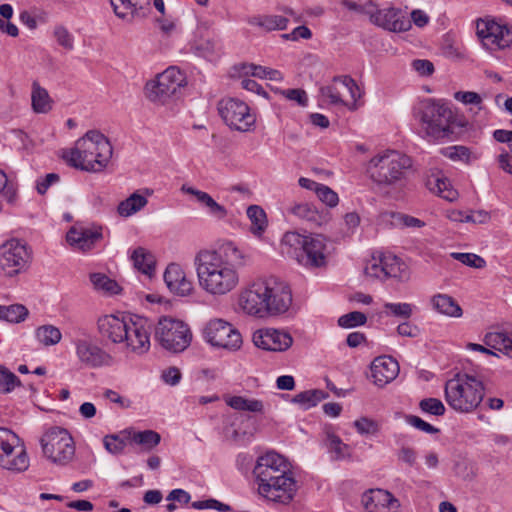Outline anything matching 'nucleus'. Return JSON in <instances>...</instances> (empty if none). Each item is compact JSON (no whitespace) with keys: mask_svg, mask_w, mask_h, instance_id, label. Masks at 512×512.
I'll return each instance as SVG.
<instances>
[{"mask_svg":"<svg viewBox=\"0 0 512 512\" xmlns=\"http://www.w3.org/2000/svg\"><path fill=\"white\" fill-rule=\"evenodd\" d=\"M244 265L243 252L230 241L216 250H202L195 257L199 285L213 296L234 290L239 284V269Z\"/></svg>","mask_w":512,"mask_h":512,"instance_id":"f257e3e1","label":"nucleus"},{"mask_svg":"<svg viewBox=\"0 0 512 512\" xmlns=\"http://www.w3.org/2000/svg\"><path fill=\"white\" fill-rule=\"evenodd\" d=\"M258 493L273 502L289 504L297 491L290 464L280 454L269 451L258 457L253 469Z\"/></svg>","mask_w":512,"mask_h":512,"instance_id":"f03ea898","label":"nucleus"},{"mask_svg":"<svg viewBox=\"0 0 512 512\" xmlns=\"http://www.w3.org/2000/svg\"><path fill=\"white\" fill-rule=\"evenodd\" d=\"M291 304L289 286L274 277L253 282L239 296V305L243 311L258 317L284 313Z\"/></svg>","mask_w":512,"mask_h":512,"instance_id":"7ed1b4c3","label":"nucleus"},{"mask_svg":"<svg viewBox=\"0 0 512 512\" xmlns=\"http://www.w3.org/2000/svg\"><path fill=\"white\" fill-rule=\"evenodd\" d=\"M112 154L109 139L97 130H90L76 141L74 148L63 153V159L76 169L101 172L107 167Z\"/></svg>","mask_w":512,"mask_h":512,"instance_id":"20e7f679","label":"nucleus"},{"mask_svg":"<svg viewBox=\"0 0 512 512\" xmlns=\"http://www.w3.org/2000/svg\"><path fill=\"white\" fill-rule=\"evenodd\" d=\"M413 114L424 134L435 140L448 138L455 133L456 127L463 126L449 105L442 100L423 99L414 106Z\"/></svg>","mask_w":512,"mask_h":512,"instance_id":"39448f33","label":"nucleus"},{"mask_svg":"<svg viewBox=\"0 0 512 512\" xmlns=\"http://www.w3.org/2000/svg\"><path fill=\"white\" fill-rule=\"evenodd\" d=\"M445 400L456 412L470 413L482 402L484 397L483 383L474 375L458 373L445 383Z\"/></svg>","mask_w":512,"mask_h":512,"instance_id":"423d86ee","label":"nucleus"},{"mask_svg":"<svg viewBox=\"0 0 512 512\" xmlns=\"http://www.w3.org/2000/svg\"><path fill=\"white\" fill-rule=\"evenodd\" d=\"M412 168V159L396 150H387L374 156L368 163L370 179L378 186H394L406 179Z\"/></svg>","mask_w":512,"mask_h":512,"instance_id":"0eeeda50","label":"nucleus"},{"mask_svg":"<svg viewBox=\"0 0 512 512\" xmlns=\"http://www.w3.org/2000/svg\"><path fill=\"white\" fill-rule=\"evenodd\" d=\"M285 253L306 267H320L325 264V238L320 234L301 235L287 232L282 239Z\"/></svg>","mask_w":512,"mask_h":512,"instance_id":"6e6552de","label":"nucleus"},{"mask_svg":"<svg viewBox=\"0 0 512 512\" xmlns=\"http://www.w3.org/2000/svg\"><path fill=\"white\" fill-rule=\"evenodd\" d=\"M154 339L163 349L180 353L190 345L192 333L183 321L163 316L154 325Z\"/></svg>","mask_w":512,"mask_h":512,"instance_id":"1a4fd4ad","label":"nucleus"},{"mask_svg":"<svg viewBox=\"0 0 512 512\" xmlns=\"http://www.w3.org/2000/svg\"><path fill=\"white\" fill-rule=\"evenodd\" d=\"M186 85V75L179 68L170 66L155 81L147 83L146 90L150 100L164 104L172 98L180 97Z\"/></svg>","mask_w":512,"mask_h":512,"instance_id":"9d476101","label":"nucleus"},{"mask_svg":"<svg viewBox=\"0 0 512 512\" xmlns=\"http://www.w3.org/2000/svg\"><path fill=\"white\" fill-rule=\"evenodd\" d=\"M45 457L57 465H66L75 455V446L69 432L61 427L48 429L40 440Z\"/></svg>","mask_w":512,"mask_h":512,"instance_id":"9b49d317","label":"nucleus"},{"mask_svg":"<svg viewBox=\"0 0 512 512\" xmlns=\"http://www.w3.org/2000/svg\"><path fill=\"white\" fill-rule=\"evenodd\" d=\"M32 260V250L26 242L11 239L0 246V267L9 276L26 271Z\"/></svg>","mask_w":512,"mask_h":512,"instance_id":"f8f14e48","label":"nucleus"},{"mask_svg":"<svg viewBox=\"0 0 512 512\" xmlns=\"http://www.w3.org/2000/svg\"><path fill=\"white\" fill-rule=\"evenodd\" d=\"M0 466L13 471H25L29 458L20 438L11 430L0 427Z\"/></svg>","mask_w":512,"mask_h":512,"instance_id":"ddd939ff","label":"nucleus"},{"mask_svg":"<svg viewBox=\"0 0 512 512\" xmlns=\"http://www.w3.org/2000/svg\"><path fill=\"white\" fill-rule=\"evenodd\" d=\"M218 111L223 121L237 131L246 132L254 126L256 118L249 106L240 99L226 98L218 103Z\"/></svg>","mask_w":512,"mask_h":512,"instance_id":"4468645a","label":"nucleus"},{"mask_svg":"<svg viewBox=\"0 0 512 512\" xmlns=\"http://www.w3.org/2000/svg\"><path fill=\"white\" fill-rule=\"evenodd\" d=\"M204 337L212 346L231 351L238 350L242 345L240 332L222 319L211 320L204 329Z\"/></svg>","mask_w":512,"mask_h":512,"instance_id":"2eb2a0df","label":"nucleus"},{"mask_svg":"<svg viewBox=\"0 0 512 512\" xmlns=\"http://www.w3.org/2000/svg\"><path fill=\"white\" fill-rule=\"evenodd\" d=\"M154 324L148 318L135 315L127 322V336L124 337L127 349L137 355H143L150 349V335Z\"/></svg>","mask_w":512,"mask_h":512,"instance_id":"dca6fc26","label":"nucleus"},{"mask_svg":"<svg viewBox=\"0 0 512 512\" xmlns=\"http://www.w3.org/2000/svg\"><path fill=\"white\" fill-rule=\"evenodd\" d=\"M73 344L78 360L87 367L111 366L115 362L111 354L93 343L90 338H77Z\"/></svg>","mask_w":512,"mask_h":512,"instance_id":"f3484780","label":"nucleus"},{"mask_svg":"<svg viewBox=\"0 0 512 512\" xmlns=\"http://www.w3.org/2000/svg\"><path fill=\"white\" fill-rule=\"evenodd\" d=\"M252 340L256 347L274 352L286 351L293 343V338L288 332L273 328L255 331Z\"/></svg>","mask_w":512,"mask_h":512,"instance_id":"a211bd4d","label":"nucleus"},{"mask_svg":"<svg viewBox=\"0 0 512 512\" xmlns=\"http://www.w3.org/2000/svg\"><path fill=\"white\" fill-rule=\"evenodd\" d=\"M370 21L386 30L393 32L407 31L411 27V20L401 9L390 7L374 12L372 10Z\"/></svg>","mask_w":512,"mask_h":512,"instance_id":"6ab92c4d","label":"nucleus"},{"mask_svg":"<svg viewBox=\"0 0 512 512\" xmlns=\"http://www.w3.org/2000/svg\"><path fill=\"white\" fill-rule=\"evenodd\" d=\"M163 278L170 292L177 296H188L194 289L193 282L187 278L185 271L179 264H169Z\"/></svg>","mask_w":512,"mask_h":512,"instance_id":"aec40b11","label":"nucleus"},{"mask_svg":"<svg viewBox=\"0 0 512 512\" xmlns=\"http://www.w3.org/2000/svg\"><path fill=\"white\" fill-rule=\"evenodd\" d=\"M127 322L128 319L125 318L121 319L114 315H105L98 319V332L101 337L110 340L112 343H123L124 337L127 336Z\"/></svg>","mask_w":512,"mask_h":512,"instance_id":"412c9836","label":"nucleus"},{"mask_svg":"<svg viewBox=\"0 0 512 512\" xmlns=\"http://www.w3.org/2000/svg\"><path fill=\"white\" fill-rule=\"evenodd\" d=\"M398 374L399 364L390 356L377 357L371 364V377L373 382L379 387H384L393 381Z\"/></svg>","mask_w":512,"mask_h":512,"instance_id":"4be33fe9","label":"nucleus"},{"mask_svg":"<svg viewBox=\"0 0 512 512\" xmlns=\"http://www.w3.org/2000/svg\"><path fill=\"white\" fill-rule=\"evenodd\" d=\"M102 238L100 230L73 226L66 235L67 242L81 251H89Z\"/></svg>","mask_w":512,"mask_h":512,"instance_id":"5701e85b","label":"nucleus"},{"mask_svg":"<svg viewBox=\"0 0 512 512\" xmlns=\"http://www.w3.org/2000/svg\"><path fill=\"white\" fill-rule=\"evenodd\" d=\"M115 15L127 22L145 15L150 0H109Z\"/></svg>","mask_w":512,"mask_h":512,"instance_id":"b1692460","label":"nucleus"},{"mask_svg":"<svg viewBox=\"0 0 512 512\" xmlns=\"http://www.w3.org/2000/svg\"><path fill=\"white\" fill-rule=\"evenodd\" d=\"M181 190L193 195L200 204L207 208L208 214L212 217L222 220L227 216L226 208L217 203L208 193L186 185H183Z\"/></svg>","mask_w":512,"mask_h":512,"instance_id":"393cba45","label":"nucleus"},{"mask_svg":"<svg viewBox=\"0 0 512 512\" xmlns=\"http://www.w3.org/2000/svg\"><path fill=\"white\" fill-rule=\"evenodd\" d=\"M426 187L439 197L453 202L458 198V192L452 188L449 180L440 175L432 174L426 180Z\"/></svg>","mask_w":512,"mask_h":512,"instance_id":"a878e982","label":"nucleus"},{"mask_svg":"<svg viewBox=\"0 0 512 512\" xmlns=\"http://www.w3.org/2000/svg\"><path fill=\"white\" fill-rule=\"evenodd\" d=\"M430 302L432 308L442 315L455 318L462 316L463 312L460 305L447 294H436L431 298Z\"/></svg>","mask_w":512,"mask_h":512,"instance_id":"bb28decb","label":"nucleus"},{"mask_svg":"<svg viewBox=\"0 0 512 512\" xmlns=\"http://www.w3.org/2000/svg\"><path fill=\"white\" fill-rule=\"evenodd\" d=\"M248 24L261 28L266 32L274 30H285L288 25V18L281 15H255L247 19Z\"/></svg>","mask_w":512,"mask_h":512,"instance_id":"cd10ccee","label":"nucleus"},{"mask_svg":"<svg viewBox=\"0 0 512 512\" xmlns=\"http://www.w3.org/2000/svg\"><path fill=\"white\" fill-rule=\"evenodd\" d=\"M384 277L405 281L409 278L408 267L399 257L384 253Z\"/></svg>","mask_w":512,"mask_h":512,"instance_id":"c85d7f7f","label":"nucleus"},{"mask_svg":"<svg viewBox=\"0 0 512 512\" xmlns=\"http://www.w3.org/2000/svg\"><path fill=\"white\" fill-rule=\"evenodd\" d=\"M131 259L133 261L134 267L142 272L143 274L151 277L155 272V257L154 255L146 250L143 247L136 248L132 255Z\"/></svg>","mask_w":512,"mask_h":512,"instance_id":"c756f323","label":"nucleus"},{"mask_svg":"<svg viewBox=\"0 0 512 512\" xmlns=\"http://www.w3.org/2000/svg\"><path fill=\"white\" fill-rule=\"evenodd\" d=\"M289 212L314 226H320L324 219L317 208L309 203L294 204L289 208Z\"/></svg>","mask_w":512,"mask_h":512,"instance_id":"7c9ffc66","label":"nucleus"},{"mask_svg":"<svg viewBox=\"0 0 512 512\" xmlns=\"http://www.w3.org/2000/svg\"><path fill=\"white\" fill-rule=\"evenodd\" d=\"M147 203L148 200L145 196L134 192L128 198L119 203L117 211L119 215L129 217L143 209Z\"/></svg>","mask_w":512,"mask_h":512,"instance_id":"2f4dec72","label":"nucleus"},{"mask_svg":"<svg viewBox=\"0 0 512 512\" xmlns=\"http://www.w3.org/2000/svg\"><path fill=\"white\" fill-rule=\"evenodd\" d=\"M329 394L320 389H312L296 394L291 402L299 405L302 409L307 410L316 406L320 401L326 399Z\"/></svg>","mask_w":512,"mask_h":512,"instance_id":"473e14b6","label":"nucleus"},{"mask_svg":"<svg viewBox=\"0 0 512 512\" xmlns=\"http://www.w3.org/2000/svg\"><path fill=\"white\" fill-rule=\"evenodd\" d=\"M325 446L333 460H343L350 457V447L332 432H327Z\"/></svg>","mask_w":512,"mask_h":512,"instance_id":"72a5a7b5","label":"nucleus"},{"mask_svg":"<svg viewBox=\"0 0 512 512\" xmlns=\"http://www.w3.org/2000/svg\"><path fill=\"white\" fill-rule=\"evenodd\" d=\"M226 404L238 411L264 413V404L258 399H249L243 396H231L226 400Z\"/></svg>","mask_w":512,"mask_h":512,"instance_id":"f704fd0d","label":"nucleus"},{"mask_svg":"<svg viewBox=\"0 0 512 512\" xmlns=\"http://www.w3.org/2000/svg\"><path fill=\"white\" fill-rule=\"evenodd\" d=\"M500 24L496 23L493 20H483L479 19L476 24V31L478 37L481 39L483 46L486 48H491V42L493 40V36H496L497 32L501 31Z\"/></svg>","mask_w":512,"mask_h":512,"instance_id":"c9c22d12","label":"nucleus"},{"mask_svg":"<svg viewBox=\"0 0 512 512\" xmlns=\"http://www.w3.org/2000/svg\"><path fill=\"white\" fill-rule=\"evenodd\" d=\"M320 93L333 105L349 106V104L343 99L344 92L342 89L341 77H335L331 85L321 87Z\"/></svg>","mask_w":512,"mask_h":512,"instance_id":"e433bc0d","label":"nucleus"},{"mask_svg":"<svg viewBox=\"0 0 512 512\" xmlns=\"http://www.w3.org/2000/svg\"><path fill=\"white\" fill-rule=\"evenodd\" d=\"M247 216L251 221V232L257 236L261 235L267 228L265 211L258 205H251L247 208Z\"/></svg>","mask_w":512,"mask_h":512,"instance_id":"4c0bfd02","label":"nucleus"},{"mask_svg":"<svg viewBox=\"0 0 512 512\" xmlns=\"http://www.w3.org/2000/svg\"><path fill=\"white\" fill-rule=\"evenodd\" d=\"M28 309L21 304L0 305V320L9 323H20L28 316Z\"/></svg>","mask_w":512,"mask_h":512,"instance_id":"58836bf2","label":"nucleus"},{"mask_svg":"<svg viewBox=\"0 0 512 512\" xmlns=\"http://www.w3.org/2000/svg\"><path fill=\"white\" fill-rule=\"evenodd\" d=\"M32 107L36 113H47L51 110V99L46 89L40 87L36 82L32 89Z\"/></svg>","mask_w":512,"mask_h":512,"instance_id":"ea45409f","label":"nucleus"},{"mask_svg":"<svg viewBox=\"0 0 512 512\" xmlns=\"http://www.w3.org/2000/svg\"><path fill=\"white\" fill-rule=\"evenodd\" d=\"M340 5L346 10L342 15V18L345 21H351L354 18V15H368L371 17L373 4L371 2L361 5L355 1L351 0H341Z\"/></svg>","mask_w":512,"mask_h":512,"instance_id":"a19ab883","label":"nucleus"},{"mask_svg":"<svg viewBox=\"0 0 512 512\" xmlns=\"http://www.w3.org/2000/svg\"><path fill=\"white\" fill-rule=\"evenodd\" d=\"M373 491L377 509L385 508L388 512H400V501L392 493L384 489H375Z\"/></svg>","mask_w":512,"mask_h":512,"instance_id":"79ce46f5","label":"nucleus"},{"mask_svg":"<svg viewBox=\"0 0 512 512\" xmlns=\"http://www.w3.org/2000/svg\"><path fill=\"white\" fill-rule=\"evenodd\" d=\"M90 281L93 287L107 294H117L120 291L118 283L103 273H91Z\"/></svg>","mask_w":512,"mask_h":512,"instance_id":"37998d69","label":"nucleus"},{"mask_svg":"<svg viewBox=\"0 0 512 512\" xmlns=\"http://www.w3.org/2000/svg\"><path fill=\"white\" fill-rule=\"evenodd\" d=\"M36 338L45 346H52L60 342L62 334L53 325H42L36 329Z\"/></svg>","mask_w":512,"mask_h":512,"instance_id":"c03bdc74","label":"nucleus"},{"mask_svg":"<svg viewBox=\"0 0 512 512\" xmlns=\"http://www.w3.org/2000/svg\"><path fill=\"white\" fill-rule=\"evenodd\" d=\"M132 441L138 445L143 446L146 450L149 451L160 443L161 436L156 431L144 430L133 433Z\"/></svg>","mask_w":512,"mask_h":512,"instance_id":"a18cd8bd","label":"nucleus"},{"mask_svg":"<svg viewBox=\"0 0 512 512\" xmlns=\"http://www.w3.org/2000/svg\"><path fill=\"white\" fill-rule=\"evenodd\" d=\"M510 337L502 332H490L484 336L483 342L492 351H499L504 354Z\"/></svg>","mask_w":512,"mask_h":512,"instance_id":"49530a36","label":"nucleus"},{"mask_svg":"<svg viewBox=\"0 0 512 512\" xmlns=\"http://www.w3.org/2000/svg\"><path fill=\"white\" fill-rule=\"evenodd\" d=\"M365 274L371 278L384 280V253L373 255L365 266Z\"/></svg>","mask_w":512,"mask_h":512,"instance_id":"de8ad7c7","label":"nucleus"},{"mask_svg":"<svg viewBox=\"0 0 512 512\" xmlns=\"http://www.w3.org/2000/svg\"><path fill=\"white\" fill-rule=\"evenodd\" d=\"M338 325L342 328H354L362 326L367 322V317L363 312L352 311L338 318Z\"/></svg>","mask_w":512,"mask_h":512,"instance_id":"09e8293b","label":"nucleus"},{"mask_svg":"<svg viewBox=\"0 0 512 512\" xmlns=\"http://www.w3.org/2000/svg\"><path fill=\"white\" fill-rule=\"evenodd\" d=\"M20 385L19 378L4 366H0V393H9Z\"/></svg>","mask_w":512,"mask_h":512,"instance_id":"8fccbe9b","label":"nucleus"},{"mask_svg":"<svg viewBox=\"0 0 512 512\" xmlns=\"http://www.w3.org/2000/svg\"><path fill=\"white\" fill-rule=\"evenodd\" d=\"M419 408L422 412L434 416H443L446 412V408L442 401L432 397L422 399L419 402Z\"/></svg>","mask_w":512,"mask_h":512,"instance_id":"3c124183","label":"nucleus"},{"mask_svg":"<svg viewBox=\"0 0 512 512\" xmlns=\"http://www.w3.org/2000/svg\"><path fill=\"white\" fill-rule=\"evenodd\" d=\"M244 69L246 74L251 73L255 77L265 78L269 80L279 81L282 79L281 73L278 70L270 69L258 65L245 66Z\"/></svg>","mask_w":512,"mask_h":512,"instance_id":"603ef678","label":"nucleus"},{"mask_svg":"<svg viewBox=\"0 0 512 512\" xmlns=\"http://www.w3.org/2000/svg\"><path fill=\"white\" fill-rule=\"evenodd\" d=\"M441 153L453 161H462L468 163L470 160L471 152L469 148L461 145L450 146L443 148Z\"/></svg>","mask_w":512,"mask_h":512,"instance_id":"864d4df0","label":"nucleus"},{"mask_svg":"<svg viewBox=\"0 0 512 512\" xmlns=\"http://www.w3.org/2000/svg\"><path fill=\"white\" fill-rule=\"evenodd\" d=\"M451 256L455 259L461 262L462 264L472 267L481 269L486 266V261L480 257L479 255H476L474 253H458L454 252L451 254Z\"/></svg>","mask_w":512,"mask_h":512,"instance_id":"5fc2aeb1","label":"nucleus"},{"mask_svg":"<svg viewBox=\"0 0 512 512\" xmlns=\"http://www.w3.org/2000/svg\"><path fill=\"white\" fill-rule=\"evenodd\" d=\"M341 81L344 94L348 93L352 100V105L349 106V109L353 110L356 108L357 99L361 97L360 88L350 76H341Z\"/></svg>","mask_w":512,"mask_h":512,"instance_id":"6e6d98bb","label":"nucleus"},{"mask_svg":"<svg viewBox=\"0 0 512 512\" xmlns=\"http://www.w3.org/2000/svg\"><path fill=\"white\" fill-rule=\"evenodd\" d=\"M354 427L361 435H375L379 431L378 422L367 417H361L355 420Z\"/></svg>","mask_w":512,"mask_h":512,"instance_id":"4d7b16f0","label":"nucleus"},{"mask_svg":"<svg viewBox=\"0 0 512 512\" xmlns=\"http://www.w3.org/2000/svg\"><path fill=\"white\" fill-rule=\"evenodd\" d=\"M104 447L112 454H120L126 447L125 438H121L118 434L107 435L103 439Z\"/></svg>","mask_w":512,"mask_h":512,"instance_id":"13d9d810","label":"nucleus"},{"mask_svg":"<svg viewBox=\"0 0 512 512\" xmlns=\"http://www.w3.org/2000/svg\"><path fill=\"white\" fill-rule=\"evenodd\" d=\"M385 309L389 310L393 316L408 319L413 313V305L409 303H390L384 305Z\"/></svg>","mask_w":512,"mask_h":512,"instance_id":"bf43d9fd","label":"nucleus"},{"mask_svg":"<svg viewBox=\"0 0 512 512\" xmlns=\"http://www.w3.org/2000/svg\"><path fill=\"white\" fill-rule=\"evenodd\" d=\"M316 195L321 202L329 207H335L338 204L339 198L337 193L326 185L320 184L316 191Z\"/></svg>","mask_w":512,"mask_h":512,"instance_id":"052dcab7","label":"nucleus"},{"mask_svg":"<svg viewBox=\"0 0 512 512\" xmlns=\"http://www.w3.org/2000/svg\"><path fill=\"white\" fill-rule=\"evenodd\" d=\"M512 44V33L507 27L501 26V31L497 32L496 36H493L491 42V50L494 48L504 49Z\"/></svg>","mask_w":512,"mask_h":512,"instance_id":"680f3d73","label":"nucleus"},{"mask_svg":"<svg viewBox=\"0 0 512 512\" xmlns=\"http://www.w3.org/2000/svg\"><path fill=\"white\" fill-rule=\"evenodd\" d=\"M53 34L60 46L67 50H72L74 48V38L65 27H55Z\"/></svg>","mask_w":512,"mask_h":512,"instance_id":"e2e57ef3","label":"nucleus"},{"mask_svg":"<svg viewBox=\"0 0 512 512\" xmlns=\"http://www.w3.org/2000/svg\"><path fill=\"white\" fill-rule=\"evenodd\" d=\"M279 93L290 101H295L298 105L306 107L308 104V97L303 89H286L279 90Z\"/></svg>","mask_w":512,"mask_h":512,"instance_id":"0e129e2a","label":"nucleus"},{"mask_svg":"<svg viewBox=\"0 0 512 512\" xmlns=\"http://www.w3.org/2000/svg\"><path fill=\"white\" fill-rule=\"evenodd\" d=\"M406 422L413 426L414 428L423 431L427 434H436L440 430L433 425L429 424L428 422L424 421L418 416L415 415H407L406 416Z\"/></svg>","mask_w":512,"mask_h":512,"instance_id":"69168bd1","label":"nucleus"},{"mask_svg":"<svg viewBox=\"0 0 512 512\" xmlns=\"http://www.w3.org/2000/svg\"><path fill=\"white\" fill-rule=\"evenodd\" d=\"M392 218L394 224L401 225L404 227L420 228L425 225V223L422 220L402 213H394L392 214Z\"/></svg>","mask_w":512,"mask_h":512,"instance_id":"338daca9","label":"nucleus"},{"mask_svg":"<svg viewBox=\"0 0 512 512\" xmlns=\"http://www.w3.org/2000/svg\"><path fill=\"white\" fill-rule=\"evenodd\" d=\"M454 98L457 100V101H460L462 102L463 104H472V105H476L479 107V109H481V104H482V97L476 93V92H472V91H458L454 94Z\"/></svg>","mask_w":512,"mask_h":512,"instance_id":"774afa93","label":"nucleus"}]
</instances>
